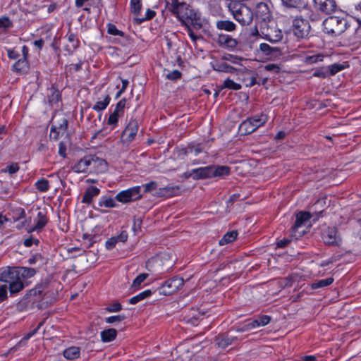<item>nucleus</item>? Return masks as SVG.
Here are the masks:
<instances>
[{
    "label": "nucleus",
    "mask_w": 361,
    "mask_h": 361,
    "mask_svg": "<svg viewBox=\"0 0 361 361\" xmlns=\"http://www.w3.org/2000/svg\"><path fill=\"white\" fill-rule=\"evenodd\" d=\"M39 243V240L35 239L32 237H30V238L25 239L23 242V245L27 247H31L33 244L38 245Z\"/></svg>",
    "instance_id": "13d9d810"
},
{
    "label": "nucleus",
    "mask_w": 361,
    "mask_h": 361,
    "mask_svg": "<svg viewBox=\"0 0 361 361\" xmlns=\"http://www.w3.org/2000/svg\"><path fill=\"white\" fill-rule=\"evenodd\" d=\"M107 169L106 161L96 156L90 155V173H101Z\"/></svg>",
    "instance_id": "f8f14e48"
},
{
    "label": "nucleus",
    "mask_w": 361,
    "mask_h": 361,
    "mask_svg": "<svg viewBox=\"0 0 361 361\" xmlns=\"http://www.w3.org/2000/svg\"><path fill=\"white\" fill-rule=\"evenodd\" d=\"M28 67L27 60L21 59L18 60L13 66V70L16 72H21Z\"/></svg>",
    "instance_id": "f704fd0d"
},
{
    "label": "nucleus",
    "mask_w": 361,
    "mask_h": 361,
    "mask_svg": "<svg viewBox=\"0 0 361 361\" xmlns=\"http://www.w3.org/2000/svg\"><path fill=\"white\" fill-rule=\"evenodd\" d=\"M41 259H42L41 255L39 254H36V255H32L31 257H30L28 259V262L30 264H34Z\"/></svg>",
    "instance_id": "69168bd1"
},
{
    "label": "nucleus",
    "mask_w": 361,
    "mask_h": 361,
    "mask_svg": "<svg viewBox=\"0 0 361 361\" xmlns=\"http://www.w3.org/2000/svg\"><path fill=\"white\" fill-rule=\"evenodd\" d=\"M313 76L321 78H326L329 77V73H328L326 67H325L315 71L313 73Z\"/></svg>",
    "instance_id": "49530a36"
},
{
    "label": "nucleus",
    "mask_w": 361,
    "mask_h": 361,
    "mask_svg": "<svg viewBox=\"0 0 361 361\" xmlns=\"http://www.w3.org/2000/svg\"><path fill=\"white\" fill-rule=\"evenodd\" d=\"M324 56L321 54H315L306 57L305 62L308 63H314L318 61H323Z\"/></svg>",
    "instance_id": "de8ad7c7"
},
{
    "label": "nucleus",
    "mask_w": 361,
    "mask_h": 361,
    "mask_svg": "<svg viewBox=\"0 0 361 361\" xmlns=\"http://www.w3.org/2000/svg\"><path fill=\"white\" fill-rule=\"evenodd\" d=\"M115 238L118 242L125 243L128 240V235L126 231H122L120 234L117 236H115Z\"/></svg>",
    "instance_id": "052dcab7"
},
{
    "label": "nucleus",
    "mask_w": 361,
    "mask_h": 361,
    "mask_svg": "<svg viewBox=\"0 0 361 361\" xmlns=\"http://www.w3.org/2000/svg\"><path fill=\"white\" fill-rule=\"evenodd\" d=\"M256 17L257 19L265 23L271 20V14L267 4L260 2L257 5Z\"/></svg>",
    "instance_id": "4468645a"
},
{
    "label": "nucleus",
    "mask_w": 361,
    "mask_h": 361,
    "mask_svg": "<svg viewBox=\"0 0 361 361\" xmlns=\"http://www.w3.org/2000/svg\"><path fill=\"white\" fill-rule=\"evenodd\" d=\"M283 4L288 7H298L301 5L302 0H281Z\"/></svg>",
    "instance_id": "5fc2aeb1"
},
{
    "label": "nucleus",
    "mask_w": 361,
    "mask_h": 361,
    "mask_svg": "<svg viewBox=\"0 0 361 361\" xmlns=\"http://www.w3.org/2000/svg\"><path fill=\"white\" fill-rule=\"evenodd\" d=\"M166 78L171 80H176L181 77V73L178 70H173L166 75Z\"/></svg>",
    "instance_id": "864d4df0"
},
{
    "label": "nucleus",
    "mask_w": 361,
    "mask_h": 361,
    "mask_svg": "<svg viewBox=\"0 0 361 361\" xmlns=\"http://www.w3.org/2000/svg\"><path fill=\"white\" fill-rule=\"evenodd\" d=\"M122 115L121 114L113 111L108 118L107 124L111 126L112 129H114L118 126V119Z\"/></svg>",
    "instance_id": "4c0bfd02"
},
{
    "label": "nucleus",
    "mask_w": 361,
    "mask_h": 361,
    "mask_svg": "<svg viewBox=\"0 0 361 361\" xmlns=\"http://www.w3.org/2000/svg\"><path fill=\"white\" fill-rule=\"evenodd\" d=\"M219 44L224 48L233 49L238 45V41L231 36L226 34H221L218 37Z\"/></svg>",
    "instance_id": "f3484780"
},
{
    "label": "nucleus",
    "mask_w": 361,
    "mask_h": 361,
    "mask_svg": "<svg viewBox=\"0 0 361 361\" xmlns=\"http://www.w3.org/2000/svg\"><path fill=\"white\" fill-rule=\"evenodd\" d=\"M106 27L108 34L114 36L124 37V32L121 30H119L115 25L109 23L107 24Z\"/></svg>",
    "instance_id": "ea45409f"
},
{
    "label": "nucleus",
    "mask_w": 361,
    "mask_h": 361,
    "mask_svg": "<svg viewBox=\"0 0 361 361\" xmlns=\"http://www.w3.org/2000/svg\"><path fill=\"white\" fill-rule=\"evenodd\" d=\"M348 26V21L345 18L330 16L323 22L324 32L332 36L342 34Z\"/></svg>",
    "instance_id": "7ed1b4c3"
},
{
    "label": "nucleus",
    "mask_w": 361,
    "mask_h": 361,
    "mask_svg": "<svg viewBox=\"0 0 361 361\" xmlns=\"http://www.w3.org/2000/svg\"><path fill=\"white\" fill-rule=\"evenodd\" d=\"M142 197L141 186L137 185L119 192L116 196V200L125 204L140 200Z\"/></svg>",
    "instance_id": "0eeeda50"
},
{
    "label": "nucleus",
    "mask_w": 361,
    "mask_h": 361,
    "mask_svg": "<svg viewBox=\"0 0 361 361\" xmlns=\"http://www.w3.org/2000/svg\"><path fill=\"white\" fill-rule=\"evenodd\" d=\"M202 150L203 149L200 144L190 145L188 148V152L193 154L195 156L198 155L200 153L202 152Z\"/></svg>",
    "instance_id": "a18cd8bd"
},
{
    "label": "nucleus",
    "mask_w": 361,
    "mask_h": 361,
    "mask_svg": "<svg viewBox=\"0 0 361 361\" xmlns=\"http://www.w3.org/2000/svg\"><path fill=\"white\" fill-rule=\"evenodd\" d=\"M7 55L10 59H17L20 56V52L16 49H7Z\"/></svg>",
    "instance_id": "6e6d98bb"
},
{
    "label": "nucleus",
    "mask_w": 361,
    "mask_h": 361,
    "mask_svg": "<svg viewBox=\"0 0 361 361\" xmlns=\"http://www.w3.org/2000/svg\"><path fill=\"white\" fill-rule=\"evenodd\" d=\"M311 214L307 212H300L296 214L295 222L291 229V235L298 239L302 237L305 233Z\"/></svg>",
    "instance_id": "423d86ee"
},
{
    "label": "nucleus",
    "mask_w": 361,
    "mask_h": 361,
    "mask_svg": "<svg viewBox=\"0 0 361 361\" xmlns=\"http://www.w3.org/2000/svg\"><path fill=\"white\" fill-rule=\"evenodd\" d=\"M126 99H121L117 103V104H116V107H115L114 111L121 114L123 116V114H124V109L126 107Z\"/></svg>",
    "instance_id": "8fccbe9b"
},
{
    "label": "nucleus",
    "mask_w": 361,
    "mask_h": 361,
    "mask_svg": "<svg viewBox=\"0 0 361 361\" xmlns=\"http://www.w3.org/2000/svg\"><path fill=\"white\" fill-rule=\"evenodd\" d=\"M268 121L265 114L254 116L244 121L239 126V130L245 135L250 134L259 127L264 126Z\"/></svg>",
    "instance_id": "39448f33"
},
{
    "label": "nucleus",
    "mask_w": 361,
    "mask_h": 361,
    "mask_svg": "<svg viewBox=\"0 0 361 361\" xmlns=\"http://www.w3.org/2000/svg\"><path fill=\"white\" fill-rule=\"evenodd\" d=\"M68 39L70 42L73 43V47H75L77 46L78 41L76 39V36L74 34H73V33L69 34L68 35Z\"/></svg>",
    "instance_id": "338daca9"
},
{
    "label": "nucleus",
    "mask_w": 361,
    "mask_h": 361,
    "mask_svg": "<svg viewBox=\"0 0 361 361\" xmlns=\"http://www.w3.org/2000/svg\"><path fill=\"white\" fill-rule=\"evenodd\" d=\"M100 192V190L95 186L89 187L84 193L82 202L85 204H90L94 197L97 196Z\"/></svg>",
    "instance_id": "aec40b11"
},
{
    "label": "nucleus",
    "mask_w": 361,
    "mask_h": 361,
    "mask_svg": "<svg viewBox=\"0 0 361 361\" xmlns=\"http://www.w3.org/2000/svg\"><path fill=\"white\" fill-rule=\"evenodd\" d=\"M108 312H118L122 310V305L119 302H114L106 307Z\"/></svg>",
    "instance_id": "09e8293b"
},
{
    "label": "nucleus",
    "mask_w": 361,
    "mask_h": 361,
    "mask_svg": "<svg viewBox=\"0 0 361 361\" xmlns=\"http://www.w3.org/2000/svg\"><path fill=\"white\" fill-rule=\"evenodd\" d=\"M221 59L223 61H230L231 63H232L233 64H240V65H242V63H241L242 61H247L246 59H245L242 57H240L237 55H233V54H230L224 55L222 56Z\"/></svg>",
    "instance_id": "72a5a7b5"
},
{
    "label": "nucleus",
    "mask_w": 361,
    "mask_h": 361,
    "mask_svg": "<svg viewBox=\"0 0 361 361\" xmlns=\"http://www.w3.org/2000/svg\"><path fill=\"white\" fill-rule=\"evenodd\" d=\"M19 166L18 163H12L8 165L5 169L3 170L4 172L8 173L9 174H13L18 171Z\"/></svg>",
    "instance_id": "3c124183"
},
{
    "label": "nucleus",
    "mask_w": 361,
    "mask_h": 361,
    "mask_svg": "<svg viewBox=\"0 0 361 361\" xmlns=\"http://www.w3.org/2000/svg\"><path fill=\"white\" fill-rule=\"evenodd\" d=\"M118 243L115 236L109 238L105 243L106 248L107 250H112L116 247V243Z\"/></svg>",
    "instance_id": "4d7b16f0"
},
{
    "label": "nucleus",
    "mask_w": 361,
    "mask_h": 361,
    "mask_svg": "<svg viewBox=\"0 0 361 361\" xmlns=\"http://www.w3.org/2000/svg\"><path fill=\"white\" fill-rule=\"evenodd\" d=\"M18 277L17 267H6L0 268V281L8 283Z\"/></svg>",
    "instance_id": "2eb2a0df"
},
{
    "label": "nucleus",
    "mask_w": 361,
    "mask_h": 361,
    "mask_svg": "<svg viewBox=\"0 0 361 361\" xmlns=\"http://www.w3.org/2000/svg\"><path fill=\"white\" fill-rule=\"evenodd\" d=\"M144 192H151L152 195L158 197H170L178 194L180 188L178 186H166L164 188H159L158 184L155 181H150L144 184Z\"/></svg>",
    "instance_id": "20e7f679"
},
{
    "label": "nucleus",
    "mask_w": 361,
    "mask_h": 361,
    "mask_svg": "<svg viewBox=\"0 0 361 361\" xmlns=\"http://www.w3.org/2000/svg\"><path fill=\"white\" fill-rule=\"evenodd\" d=\"M216 26L217 29L226 30L227 32H232L235 30L236 25L231 20H218Z\"/></svg>",
    "instance_id": "393cba45"
},
{
    "label": "nucleus",
    "mask_w": 361,
    "mask_h": 361,
    "mask_svg": "<svg viewBox=\"0 0 361 361\" xmlns=\"http://www.w3.org/2000/svg\"><path fill=\"white\" fill-rule=\"evenodd\" d=\"M310 30L309 21L302 18H296L293 22V32L294 35L299 37L303 38L308 35Z\"/></svg>",
    "instance_id": "1a4fd4ad"
},
{
    "label": "nucleus",
    "mask_w": 361,
    "mask_h": 361,
    "mask_svg": "<svg viewBox=\"0 0 361 361\" xmlns=\"http://www.w3.org/2000/svg\"><path fill=\"white\" fill-rule=\"evenodd\" d=\"M185 29L192 41L195 43L199 37L194 33L188 25H185Z\"/></svg>",
    "instance_id": "680f3d73"
},
{
    "label": "nucleus",
    "mask_w": 361,
    "mask_h": 361,
    "mask_svg": "<svg viewBox=\"0 0 361 361\" xmlns=\"http://www.w3.org/2000/svg\"><path fill=\"white\" fill-rule=\"evenodd\" d=\"M75 173L90 172V155L85 156L78 161L73 168Z\"/></svg>",
    "instance_id": "a211bd4d"
},
{
    "label": "nucleus",
    "mask_w": 361,
    "mask_h": 361,
    "mask_svg": "<svg viewBox=\"0 0 361 361\" xmlns=\"http://www.w3.org/2000/svg\"><path fill=\"white\" fill-rule=\"evenodd\" d=\"M138 129V121L135 119H130L122 133L123 142L128 144L133 142L137 135Z\"/></svg>",
    "instance_id": "9b49d317"
},
{
    "label": "nucleus",
    "mask_w": 361,
    "mask_h": 361,
    "mask_svg": "<svg viewBox=\"0 0 361 361\" xmlns=\"http://www.w3.org/2000/svg\"><path fill=\"white\" fill-rule=\"evenodd\" d=\"M224 87L233 90H238L241 88V85L238 83H236L233 80L228 78L224 80Z\"/></svg>",
    "instance_id": "37998d69"
},
{
    "label": "nucleus",
    "mask_w": 361,
    "mask_h": 361,
    "mask_svg": "<svg viewBox=\"0 0 361 361\" xmlns=\"http://www.w3.org/2000/svg\"><path fill=\"white\" fill-rule=\"evenodd\" d=\"M8 283L11 294L18 293L24 288V281L19 277H16V279L11 280Z\"/></svg>",
    "instance_id": "b1692460"
},
{
    "label": "nucleus",
    "mask_w": 361,
    "mask_h": 361,
    "mask_svg": "<svg viewBox=\"0 0 361 361\" xmlns=\"http://www.w3.org/2000/svg\"><path fill=\"white\" fill-rule=\"evenodd\" d=\"M152 295V291L150 290H146L139 294H137L135 296L132 297L129 302L132 305L137 304V302H140L141 300L149 297Z\"/></svg>",
    "instance_id": "7c9ffc66"
},
{
    "label": "nucleus",
    "mask_w": 361,
    "mask_h": 361,
    "mask_svg": "<svg viewBox=\"0 0 361 361\" xmlns=\"http://www.w3.org/2000/svg\"><path fill=\"white\" fill-rule=\"evenodd\" d=\"M184 283L182 278L175 276L166 281L161 287V293L165 295H171L178 291Z\"/></svg>",
    "instance_id": "9d476101"
},
{
    "label": "nucleus",
    "mask_w": 361,
    "mask_h": 361,
    "mask_svg": "<svg viewBox=\"0 0 361 361\" xmlns=\"http://www.w3.org/2000/svg\"><path fill=\"white\" fill-rule=\"evenodd\" d=\"M156 15V12L151 9H147L145 13V16L140 20V22H143L145 20H149L152 19Z\"/></svg>",
    "instance_id": "bf43d9fd"
},
{
    "label": "nucleus",
    "mask_w": 361,
    "mask_h": 361,
    "mask_svg": "<svg viewBox=\"0 0 361 361\" xmlns=\"http://www.w3.org/2000/svg\"><path fill=\"white\" fill-rule=\"evenodd\" d=\"M238 233L235 231L227 232L219 240V245H224L226 244L232 243L236 239Z\"/></svg>",
    "instance_id": "c756f323"
},
{
    "label": "nucleus",
    "mask_w": 361,
    "mask_h": 361,
    "mask_svg": "<svg viewBox=\"0 0 361 361\" xmlns=\"http://www.w3.org/2000/svg\"><path fill=\"white\" fill-rule=\"evenodd\" d=\"M172 12L185 25L188 23L196 25L199 19L197 13L185 3L178 2V0H173L171 3Z\"/></svg>",
    "instance_id": "f257e3e1"
},
{
    "label": "nucleus",
    "mask_w": 361,
    "mask_h": 361,
    "mask_svg": "<svg viewBox=\"0 0 361 361\" xmlns=\"http://www.w3.org/2000/svg\"><path fill=\"white\" fill-rule=\"evenodd\" d=\"M111 101V97L109 94H106L103 99L101 101H97L95 104L92 106V109L96 111H102L104 110L108 105L109 104Z\"/></svg>",
    "instance_id": "cd10ccee"
},
{
    "label": "nucleus",
    "mask_w": 361,
    "mask_h": 361,
    "mask_svg": "<svg viewBox=\"0 0 361 361\" xmlns=\"http://www.w3.org/2000/svg\"><path fill=\"white\" fill-rule=\"evenodd\" d=\"M98 204L99 206L105 208H114L116 207L115 200L111 197H102Z\"/></svg>",
    "instance_id": "473e14b6"
},
{
    "label": "nucleus",
    "mask_w": 361,
    "mask_h": 361,
    "mask_svg": "<svg viewBox=\"0 0 361 361\" xmlns=\"http://www.w3.org/2000/svg\"><path fill=\"white\" fill-rule=\"evenodd\" d=\"M211 174L210 166L195 169L185 173L186 177H192L195 180L210 178Z\"/></svg>",
    "instance_id": "ddd939ff"
},
{
    "label": "nucleus",
    "mask_w": 361,
    "mask_h": 361,
    "mask_svg": "<svg viewBox=\"0 0 361 361\" xmlns=\"http://www.w3.org/2000/svg\"><path fill=\"white\" fill-rule=\"evenodd\" d=\"M80 355V348L72 346L63 351V356L68 360H74L79 357Z\"/></svg>",
    "instance_id": "bb28decb"
},
{
    "label": "nucleus",
    "mask_w": 361,
    "mask_h": 361,
    "mask_svg": "<svg viewBox=\"0 0 361 361\" xmlns=\"http://www.w3.org/2000/svg\"><path fill=\"white\" fill-rule=\"evenodd\" d=\"M326 68L328 70V73H329V76H331L342 71L344 68V66L341 64L334 63L326 66Z\"/></svg>",
    "instance_id": "79ce46f5"
},
{
    "label": "nucleus",
    "mask_w": 361,
    "mask_h": 361,
    "mask_svg": "<svg viewBox=\"0 0 361 361\" xmlns=\"http://www.w3.org/2000/svg\"><path fill=\"white\" fill-rule=\"evenodd\" d=\"M334 282V279L331 277L321 279L311 284L312 289H317L320 288H324L328 286H330Z\"/></svg>",
    "instance_id": "2f4dec72"
},
{
    "label": "nucleus",
    "mask_w": 361,
    "mask_h": 361,
    "mask_svg": "<svg viewBox=\"0 0 361 361\" xmlns=\"http://www.w3.org/2000/svg\"><path fill=\"white\" fill-rule=\"evenodd\" d=\"M314 2L320 11L326 14L334 12L336 8L335 0H314Z\"/></svg>",
    "instance_id": "dca6fc26"
},
{
    "label": "nucleus",
    "mask_w": 361,
    "mask_h": 361,
    "mask_svg": "<svg viewBox=\"0 0 361 361\" xmlns=\"http://www.w3.org/2000/svg\"><path fill=\"white\" fill-rule=\"evenodd\" d=\"M17 273L18 277L24 281L25 279L32 277L36 274V271L33 268L17 267Z\"/></svg>",
    "instance_id": "5701e85b"
},
{
    "label": "nucleus",
    "mask_w": 361,
    "mask_h": 361,
    "mask_svg": "<svg viewBox=\"0 0 361 361\" xmlns=\"http://www.w3.org/2000/svg\"><path fill=\"white\" fill-rule=\"evenodd\" d=\"M148 277V274L143 273L138 275L133 281L131 287L135 289H138L140 288L141 284L146 280Z\"/></svg>",
    "instance_id": "58836bf2"
},
{
    "label": "nucleus",
    "mask_w": 361,
    "mask_h": 361,
    "mask_svg": "<svg viewBox=\"0 0 361 361\" xmlns=\"http://www.w3.org/2000/svg\"><path fill=\"white\" fill-rule=\"evenodd\" d=\"M233 339L228 336L223 335L218 338V345L221 348H226L232 343Z\"/></svg>",
    "instance_id": "c03bdc74"
},
{
    "label": "nucleus",
    "mask_w": 361,
    "mask_h": 361,
    "mask_svg": "<svg viewBox=\"0 0 361 361\" xmlns=\"http://www.w3.org/2000/svg\"><path fill=\"white\" fill-rule=\"evenodd\" d=\"M271 321V317L268 315H262L254 320H247L243 324L237 327V331L243 332L250 331L259 326L267 325Z\"/></svg>",
    "instance_id": "6e6552de"
},
{
    "label": "nucleus",
    "mask_w": 361,
    "mask_h": 361,
    "mask_svg": "<svg viewBox=\"0 0 361 361\" xmlns=\"http://www.w3.org/2000/svg\"><path fill=\"white\" fill-rule=\"evenodd\" d=\"M228 9L234 19L241 25H250L254 17L252 9L245 4L231 1L228 4Z\"/></svg>",
    "instance_id": "f03ea898"
},
{
    "label": "nucleus",
    "mask_w": 361,
    "mask_h": 361,
    "mask_svg": "<svg viewBox=\"0 0 361 361\" xmlns=\"http://www.w3.org/2000/svg\"><path fill=\"white\" fill-rule=\"evenodd\" d=\"M266 70L271 71L274 72H278L279 71V67L276 64H267L265 66Z\"/></svg>",
    "instance_id": "774afa93"
},
{
    "label": "nucleus",
    "mask_w": 361,
    "mask_h": 361,
    "mask_svg": "<svg viewBox=\"0 0 361 361\" xmlns=\"http://www.w3.org/2000/svg\"><path fill=\"white\" fill-rule=\"evenodd\" d=\"M36 188L42 192H45L49 190L50 186L49 181L45 178H41L35 183Z\"/></svg>",
    "instance_id": "c9c22d12"
},
{
    "label": "nucleus",
    "mask_w": 361,
    "mask_h": 361,
    "mask_svg": "<svg viewBox=\"0 0 361 361\" xmlns=\"http://www.w3.org/2000/svg\"><path fill=\"white\" fill-rule=\"evenodd\" d=\"M13 26L12 22L8 17H2L0 18V34L6 30L8 28H11Z\"/></svg>",
    "instance_id": "a19ab883"
},
{
    "label": "nucleus",
    "mask_w": 361,
    "mask_h": 361,
    "mask_svg": "<svg viewBox=\"0 0 361 361\" xmlns=\"http://www.w3.org/2000/svg\"><path fill=\"white\" fill-rule=\"evenodd\" d=\"M7 297L6 286H0V302L4 300Z\"/></svg>",
    "instance_id": "e2e57ef3"
},
{
    "label": "nucleus",
    "mask_w": 361,
    "mask_h": 361,
    "mask_svg": "<svg viewBox=\"0 0 361 361\" xmlns=\"http://www.w3.org/2000/svg\"><path fill=\"white\" fill-rule=\"evenodd\" d=\"M130 11L135 16H138L142 10V0H130Z\"/></svg>",
    "instance_id": "e433bc0d"
},
{
    "label": "nucleus",
    "mask_w": 361,
    "mask_h": 361,
    "mask_svg": "<svg viewBox=\"0 0 361 361\" xmlns=\"http://www.w3.org/2000/svg\"><path fill=\"white\" fill-rule=\"evenodd\" d=\"M47 221L48 219L44 212L39 211L37 213V218L35 219V228H39V230L42 229L46 226Z\"/></svg>",
    "instance_id": "c85d7f7f"
},
{
    "label": "nucleus",
    "mask_w": 361,
    "mask_h": 361,
    "mask_svg": "<svg viewBox=\"0 0 361 361\" xmlns=\"http://www.w3.org/2000/svg\"><path fill=\"white\" fill-rule=\"evenodd\" d=\"M290 242V240L289 238H283L281 240H279L276 243V245L278 247L283 248L288 245Z\"/></svg>",
    "instance_id": "0e129e2a"
},
{
    "label": "nucleus",
    "mask_w": 361,
    "mask_h": 361,
    "mask_svg": "<svg viewBox=\"0 0 361 361\" xmlns=\"http://www.w3.org/2000/svg\"><path fill=\"white\" fill-rule=\"evenodd\" d=\"M211 178L222 177L230 173V168L226 166H210Z\"/></svg>",
    "instance_id": "412c9836"
},
{
    "label": "nucleus",
    "mask_w": 361,
    "mask_h": 361,
    "mask_svg": "<svg viewBox=\"0 0 361 361\" xmlns=\"http://www.w3.org/2000/svg\"><path fill=\"white\" fill-rule=\"evenodd\" d=\"M117 336V331L114 329H108L101 332V340L104 343L114 341Z\"/></svg>",
    "instance_id": "a878e982"
},
{
    "label": "nucleus",
    "mask_w": 361,
    "mask_h": 361,
    "mask_svg": "<svg viewBox=\"0 0 361 361\" xmlns=\"http://www.w3.org/2000/svg\"><path fill=\"white\" fill-rule=\"evenodd\" d=\"M124 319H125V316H123V315H114V316H111V317H106L105 319V322L108 324H112V323H115V322H120L123 321Z\"/></svg>",
    "instance_id": "603ef678"
},
{
    "label": "nucleus",
    "mask_w": 361,
    "mask_h": 361,
    "mask_svg": "<svg viewBox=\"0 0 361 361\" xmlns=\"http://www.w3.org/2000/svg\"><path fill=\"white\" fill-rule=\"evenodd\" d=\"M212 68L214 71L224 73H233L235 68L226 62L222 61H217L212 63Z\"/></svg>",
    "instance_id": "4be33fe9"
},
{
    "label": "nucleus",
    "mask_w": 361,
    "mask_h": 361,
    "mask_svg": "<svg viewBox=\"0 0 361 361\" xmlns=\"http://www.w3.org/2000/svg\"><path fill=\"white\" fill-rule=\"evenodd\" d=\"M322 239L326 244H338L337 231L335 228H328L322 234Z\"/></svg>",
    "instance_id": "6ab92c4d"
}]
</instances>
